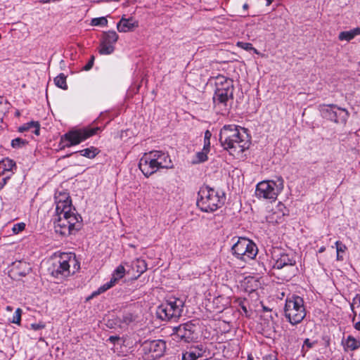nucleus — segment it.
<instances>
[{"mask_svg": "<svg viewBox=\"0 0 360 360\" xmlns=\"http://www.w3.org/2000/svg\"><path fill=\"white\" fill-rule=\"evenodd\" d=\"M354 328L360 331V321L354 324Z\"/></svg>", "mask_w": 360, "mask_h": 360, "instance_id": "nucleus-50", "label": "nucleus"}, {"mask_svg": "<svg viewBox=\"0 0 360 360\" xmlns=\"http://www.w3.org/2000/svg\"><path fill=\"white\" fill-rule=\"evenodd\" d=\"M94 61V56H92L91 57V59L89 60V61L84 66L83 70H84L86 71L89 70L93 67Z\"/></svg>", "mask_w": 360, "mask_h": 360, "instance_id": "nucleus-45", "label": "nucleus"}, {"mask_svg": "<svg viewBox=\"0 0 360 360\" xmlns=\"http://www.w3.org/2000/svg\"><path fill=\"white\" fill-rule=\"evenodd\" d=\"M314 343L311 342L309 339L307 338L304 341V344L302 348V352H304L303 355L306 353L308 349H310L313 347Z\"/></svg>", "mask_w": 360, "mask_h": 360, "instance_id": "nucleus-41", "label": "nucleus"}, {"mask_svg": "<svg viewBox=\"0 0 360 360\" xmlns=\"http://www.w3.org/2000/svg\"><path fill=\"white\" fill-rule=\"evenodd\" d=\"M34 129L32 132L37 135H39L40 125L38 122H30L19 127V131L23 132L30 129Z\"/></svg>", "mask_w": 360, "mask_h": 360, "instance_id": "nucleus-26", "label": "nucleus"}, {"mask_svg": "<svg viewBox=\"0 0 360 360\" xmlns=\"http://www.w3.org/2000/svg\"><path fill=\"white\" fill-rule=\"evenodd\" d=\"M30 327L34 330H39L45 328V324L42 322L34 323L30 325Z\"/></svg>", "mask_w": 360, "mask_h": 360, "instance_id": "nucleus-43", "label": "nucleus"}, {"mask_svg": "<svg viewBox=\"0 0 360 360\" xmlns=\"http://www.w3.org/2000/svg\"><path fill=\"white\" fill-rule=\"evenodd\" d=\"M27 141L21 138H16L12 140L11 146L13 148H20L27 144Z\"/></svg>", "mask_w": 360, "mask_h": 360, "instance_id": "nucleus-35", "label": "nucleus"}, {"mask_svg": "<svg viewBox=\"0 0 360 360\" xmlns=\"http://www.w3.org/2000/svg\"><path fill=\"white\" fill-rule=\"evenodd\" d=\"M219 141L224 149L233 155L242 154L250 145L246 129L235 124L224 125L221 128Z\"/></svg>", "mask_w": 360, "mask_h": 360, "instance_id": "nucleus-2", "label": "nucleus"}, {"mask_svg": "<svg viewBox=\"0 0 360 360\" xmlns=\"http://www.w3.org/2000/svg\"><path fill=\"white\" fill-rule=\"evenodd\" d=\"M274 0H266V6H269L272 2H273Z\"/></svg>", "mask_w": 360, "mask_h": 360, "instance_id": "nucleus-52", "label": "nucleus"}, {"mask_svg": "<svg viewBox=\"0 0 360 360\" xmlns=\"http://www.w3.org/2000/svg\"><path fill=\"white\" fill-rule=\"evenodd\" d=\"M205 151H200L197 153L196 154V160H193L194 164H198L203 162H205L207 160V152L209 151V148L206 147V150Z\"/></svg>", "mask_w": 360, "mask_h": 360, "instance_id": "nucleus-32", "label": "nucleus"}, {"mask_svg": "<svg viewBox=\"0 0 360 360\" xmlns=\"http://www.w3.org/2000/svg\"><path fill=\"white\" fill-rule=\"evenodd\" d=\"M144 360H156L166 349V342L162 340H146L142 345Z\"/></svg>", "mask_w": 360, "mask_h": 360, "instance_id": "nucleus-11", "label": "nucleus"}, {"mask_svg": "<svg viewBox=\"0 0 360 360\" xmlns=\"http://www.w3.org/2000/svg\"><path fill=\"white\" fill-rule=\"evenodd\" d=\"M125 275V269L123 265H119L113 271L112 274V279H115L117 283L120 279L122 278Z\"/></svg>", "mask_w": 360, "mask_h": 360, "instance_id": "nucleus-31", "label": "nucleus"}, {"mask_svg": "<svg viewBox=\"0 0 360 360\" xmlns=\"http://www.w3.org/2000/svg\"><path fill=\"white\" fill-rule=\"evenodd\" d=\"M335 246L337 250V260L341 261L343 259V257L340 255V253L345 252L347 250V247L339 240L335 242Z\"/></svg>", "mask_w": 360, "mask_h": 360, "instance_id": "nucleus-33", "label": "nucleus"}, {"mask_svg": "<svg viewBox=\"0 0 360 360\" xmlns=\"http://www.w3.org/2000/svg\"><path fill=\"white\" fill-rule=\"evenodd\" d=\"M139 167L146 177L150 176L160 169L156 164L155 156L153 155L151 151L144 153L139 160Z\"/></svg>", "mask_w": 360, "mask_h": 360, "instance_id": "nucleus-15", "label": "nucleus"}, {"mask_svg": "<svg viewBox=\"0 0 360 360\" xmlns=\"http://www.w3.org/2000/svg\"><path fill=\"white\" fill-rule=\"evenodd\" d=\"M285 318L292 325H297L306 316V309L303 299L297 295H292L285 300L284 307Z\"/></svg>", "mask_w": 360, "mask_h": 360, "instance_id": "nucleus-5", "label": "nucleus"}, {"mask_svg": "<svg viewBox=\"0 0 360 360\" xmlns=\"http://www.w3.org/2000/svg\"><path fill=\"white\" fill-rule=\"evenodd\" d=\"M282 217L279 214L276 212H269L266 217V221L269 223H278V221L281 219Z\"/></svg>", "mask_w": 360, "mask_h": 360, "instance_id": "nucleus-36", "label": "nucleus"}, {"mask_svg": "<svg viewBox=\"0 0 360 360\" xmlns=\"http://www.w3.org/2000/svg\"><path fill=\"white\" fill-rule=\"evenodd\" d=\"M25 228V224L22 222L14 224L12 231L15 234L22 231Z\"/></svg>", "mask_w": 360, "mask_h": 360, "instance_id": "nucleus-40", "label": "nucleus"}, {"mask_svg": "<svg viewBox=\"0 0 360 360\" xmlns=\"http://www.w3.org/2000/svg\"><path fill=\"white\" fill-rule=\"evenodd\" d=\"M107 24L108 20L105 17L93 18L91 22L93 26H105Z\"/></svg>", "mask_w": 360, "mask_h": 360, "instance_id": "nucleus-37", "label": "nucleus"}, {"mask_svg": "<svg viewBox=\"0 0 360 360\" xmlns=\"http://www.w3.org/2000/svg\"><path fill=\"white\" fill-rule=\"evenodd\" d=\"M115 279H112L110 278V281L105 283V284H103V285H101L96 291H94L93 293H92V297L94 296H96V295H98L104 292H105L106 290H109L110 288H111L112 287H113L115 285Z\"/></svg>", "mask_w": 360, "mask_h": 360, "instance_id": "nucleus-30", "label": "nucleus"}, {"mask_svg": "<svg viewBox=\"0 0 360 360\" xmlns=\"http://www.w3.org/2000/svg\"><path fill=\"white\" fill-rule=\"evenodd\" d=\"M233 100V93L214 91L212 97L214 108L217 112L224 114L229 111L231 107L229 103H231Z\"/></svg>", "mask_w": 360, "mask_h": 360, "instance_id": "nucleus-13", "label": "nucleus"}, {"mask_svg": "<svg viewBox=\"0 0 360 360\" xmlns=\"http://www.w3.org/2000/svg\"><path fill=\"white\" fill-rule=\"evenodd\" d=\"M195 325L188 322L176 328V335L186 342H190L195 338Z\"/></svg>", "mask_w": 360, "mask_h": 360, "instance_id": "nucleus-17", "label": "nucleus"}, {"mask_svg": "<svg viewBox=\"0 0 360 360\" xmlns=\"http://www.w3.org/2000/svg\"><path fill=\"white\" fill-rule=\"evenodd\" d=\"M9 178H10V176L7 175L5 178H4V180L5 181L6 179H9Z\"/></svg>", "mask_w": 360, "mask_h": 360, "instance_id": "nucleus-55", "label": "nucleus"}, {"mask_svg": "<svg viewBox=\"0 0 360 360\" xmlns=\"http://www.w3.org/2000/svg\"><path fill=\"white\" fill-rule=\"evenodd\" d=\"M21 314L22 310L18 308L13 316L12 323L19 324L21 321Z\"/></svg>", "mask_w": 360, "mask_h": 360, "instance_id": "nucleus-39", "label": "nucleus"}, {"mask_svg": "<svg viewBox=\"0 0 360 360\" xmlns=\"http://www.w3.org/2000/svg\"><path fill=\"white\" fill-rule=\"evenodd\" d=\"M132 269L139 274V276L147 270V263L144 259H136L132 262Z\"/></svg>", "mask_w": 360, "mask_h": 360, "instance_id": "nucleus-27", "label": "nucleus"}, {"mask_svg": "<svg viewBox=\"0 0 360 360\" xmlns=\"http://www.w3.org/2000/svg\"><path fill=\"white\" fill-rule=\"evenodd\" d=\"M245 302H246L245 299L239 298L237 300V302H238V305L240 307L241 309L243 311L244 313L247 314L248 309H247V307L245 305Z\"/></svg>", "mask_w": 360, "mask_h": 360, "instance_id": "nucleus-42", "label": "nucleus"}, {"mask_svg": "<svg viewBox=\"0 0 360 360\" xmlns=\"http://www.w3.org/2000/svg\"><path fill=\"white\" fill-rule=\"evenodd\" d=\"M2 104H3V102H2L1 98H0V105H2Z\"/></svg>", "mask_w": 360, "mask_h": 360, "instance_id": "nucleus-56", "label": "nucleus"}, {"mask_svg": "<svg viewBox=\"0 0 360 360\" xmlns=\"http://www.w3.org/2000/svg\"><path fill=\"white\" fill-rule=\"evenodd\" d=\"M211 136V133L207 130L205 134V146L203 150H206L207 148H210V138Z\"/></svg>", "mask_w": 360, "mask_h": 360, "instance_id": "nucleus-44", "label": "nucleus"}, {"mask_svg": "<svg viewBox=\"0 0 360 360\" xmlns=\"http://www.w3.org/2000/svg\"><path fill=\"white\" fill-rule=\"evenodd\" d=\"M118 38V34L115 31L104 32L101 39L99 53L103 55L112 53Z\"/></svg>", "mask_w": 360, "mask_h": 360, "instance_id": "nucleus-14", "label": "nucleus"}, {"mask_svg": "<svg viewBox=\"0 0 360 360\" xmlns=\"http://www.w3.org/2000/svg\"><path fill=\"white\" fill-rule=\"evenodd\" d=\"M323 116L338 124H345L349 116L345 108L338 107L336 105H329L322 109Z\"/></svg>", "mask_w": 360, "mask_h": 360, "instance_id": "nucleus-12", "label": "nucleus"}, {"mask_svg": "<svg viewBox=\"0 0 360 360\" xmlns=\"http://www.w3.org/2000/svg\"><path fill=\"white\" fill-rule=\"evenodd\" d=\"M272 259L274 262L272 266L273 269L286 267L289 273L288 276L294 274L295 271H298L295 255L292 253H287L284 251H279L278 253H276L274 251Z\"/></svg>", "mask_w": 360, "mask_h": 360, "instance_id": "nucleus-10", "label": "nucleus"}, {"mask_svg": "<svg viewBox=\"0 0 360 360\" xmlns=\"http://www.w3.org/2000/svg\"><path fill=\"white\" fill-rule=\"evenodd\" d=\"M79 153L81 155H82L84 157L92 159V158H95L96 156V155L98 154L99 150L98 148H96L94 146H91L90 148H87L75 152V153ZM72 154H74V153L68 154V155L64 156V158L70 157Z\"/></svg>", "mask_w": 360, "mask_h": 360, "instance_id": "nucleus-25", "label": "nucleus"}, {"mask_svg": "<svg viewBox=\"0 0 360 360\" xmlns=\"http://www.w3.org/2000/svg\"><path fill=\"white\" fill-rule=\"evenodd\" d=\"M245 282L247 283H254L256 286L257 285V281L255 280L253 278H246L245 279Z\"/></svg>", "mask_w": 360, "mask_h": 360, "instance_id": "nucleus-48", "label": "nucleus"}, {"mask_svg": "<svg viewBox=\"0 0 360 360\" xmlns=\"http://www.w3.org/2000/svg\"><path fill=\"white\" fill-rule=\"evenodd\" d=\"M215 91L223 92H234L233 81L222 75L214 77Z\"/></svg>", "mask_w": 360, "mask_h": 360, "instance_id": "nucleus-18", "label": "nucleus"}, {"mask_svg": "<svg viewBox=\"0 0 360 360\" xmlns=\"http://www.w3.org/2000/svg\"><path fill=\"white\" fill-rule=\"evenodd\" d=\"M237 46L246 51H253L254 53L258 54V51L253 47L252 44L249 42L238 41Z\"/></svg>", "mask_w": 360, "mask_h": 360, "instance_id": "nucleus-34", "label": "nucleus"}, {"mask_svg": "<svg viewBox=\"0 0 360 360\" xmlns=\"http://www.w3.org/2000/svg\"><path fill=\"white\" fill-rule=\"evenodd\" d=\"M203 354L202 347H196L183 354L182 360H196Z\"/></svg>", "mask_w": 360, "mask_h": 360, "instance_id": "nucleus-22", "label": "nucleus"}, {"mask_svg": "<svg viewBox=\"0 0 360 360\" xmlns=\"http://www.w3.org/2000/svg\"><path fill=\"white\" fill-rule=\"evenodd\" d=\"M358 35H360V27H356L348 31H343L340 32L338 35V39L340 41H349Z\"/></svg>", "mask_w": 360, "mask_h": 360, "instance_id": "nucleus-24", "label": "nucleus"}, {"mask_svg": "<svg viewBox=\"0 0 360 360\" xmlns=\"http://www.w3.org/2000/svg\"><path fill=\"white\" fill-rule=\"evenodd\" d=\"M351 307L355 314H356L357 309H360V295H356L354 297Z\"/></svg>", "mask_w": 360, "mask_h": 360, "instance_id": "nucleus-38", "label": "nucleus"}, {"mask_svg": "<svg viewBox=\"0 0 360 360\" xmlns=\"http://www.w3.org/2000/svg\"><path fill=\"white\" fill-rule=\"evenodd\" d=\"M273 269L277 270L278 271V276L279 278L282 279L283 281H290L292 278L295 276L298 272V271H295L294 274H291L290 276H288L289 273H288V269L286 267H283L282 269Z\"/></svg>", "mask_w": 360, "mask_h": 360, "instance_id": "nucleus-28", "label": "nucleus"}, {"mask_svg": "<svg viewBox=\"0 0 360 360\" xmlns=\"http://www.w3.org/2000/svg\"><path fill=\"white\" fill-rule=\"evenodd\" d=\"M248 360H252V359L250 357H248Z\"/></svg>", "mask_w": 360, "mask_h": 360, "instance_id": "nucleus-57", "label": "nucleus"}, {"mask_svg": "<svg viewBox=\"0 0 360 360\" xmlns=\"http://www.w3.org/2000/svg\"><path fill=\"white\" fill-rule=\"evenodd\" d=\"M74 266L72 274L79 268L75 255L72 253L61 252L55 254L51 259L48 268L49 273L53 278L62 280L70 275V266Z\"/></svg>", "mask_w": 360, "mask_h": 360, "instance_id": "nucleus-3", "label": "nucleus"}, {"mask_svg": "<svg viewBox=\"0 0 360 360\" xmlns=\"http://www.w3.org/2000/svg\"><path fill=\"white\" fill-rule=\"evenodd\" d=\"M56 214L53 218L55 232L62 236L75 233L82 226V217L75 213L72 200L67 192L55 195Z\"/></svg>", "mask_w": 360, "mask_h": 360, "instance_id": "nucleus-1", "label": "nucleus"}, {"mask_svg": "<svg viewBox=\"0 0 360 360\" xmlns=\"http://www.w3.org/2000/svg\"><path fill=\"white\" fill-rule=\"evenodd\" d=\"M138 26V22L134 20L132 18L128 19L122 18L117 25V28L120 32H127L132 31Z\"/></svg>", "mask_w": 360, "mask_h": 360, "instance_id": "nucleus-20", "label": "nucleus"}, {"mask_svg": "<svg viewBox=\"0 0 360 360\" xmlns=\"http://www.w3.org/2000/svg\"><path fill=\"white\" fill-rule=\"evenodd\" d=\"M151 153L155 156L156 164L159 167V169H169L173 167L172 162L168 153L160 150H153Z\"/></svg>", "mask_w": 360, "mask_h": 360, "instance_id": "nucleus-19", "label": "nucleus"}, {"mask_svg": "<svg viewBox=\"0 0 360 360\" xmlns=\"http://www.w3.org/2000/svg\"><path fill=\"white\" fill-rule=\"evenodd\" d=\"M100 130V127H86L70 130L61 136L59 142L60 150L78 145Z\"/></svg>", "mask_w": 360, "mask_h": 360, "instance_id": "nucleus-6", "label": "nucleus"}, {"mask_svg": "<svg viewBox=\"0 0 360 360\" xmlns=\"http://www.w3.org/2000/svg\"><path fill=\"white\" fill-rule=\"evenodd\" d=\"M247 291L252 292L254 291L255 289L253 288H250V290L246 289Z\"/></svg>", "mask_w": 360, "mask_h": 360, "instance_id": "nucleus-54", "label": "nucleus"}, {"mask_svg": "<svg viewBox=\"0 0 360 360\" xmlns=\"http://www.w3.org/2000/svg\"><path fill=\"white\" fill-rule=\"evenodd\" d=\"M66 78L67 77L63 73H60L54 78V83L58 87L66 90L68 89Z\"/></svg>", "mask_w": 360, "mask_h": 360, "instance_id": "nucleus-29", "label": "nucleus"}, {"mask_svg": "<svg viewBox=\"0 0 360 360\" xmlns=\"http://www.w3.org/2000/svg\"><path fill=\"white\" fill-rule=\"evenodd\" d=\"M134 321V317L131 314H126L123 316V321L126 323H129Z\"/></svg>", "mask_w": 360, "mask_h": 360, "instance_id": "nucleus-46", "label": "nucleus"}, {"mask_svg": "<svg viewBox=\"0 0 360 360\" xmlns=\"http://www.w3.org/2000/svg\"><path fill=\"white\" fill-rule=\"evenodd\" d=\"M119 340L120 337L112 335L109 337L108 340L112 344H115Z\"/></svg>", "mask_w": 360, "mask_h": 360, "instance_id": "nucleus-47", "label": "nucleus"}, {"mask_svg": "<svg viewBox=\"0 0 360 360\" xmlns=\"http://www.w3.org/2000/svg\"><path fill=\"white\" fill-rule=\"evenodd\" d=\"M233 255L244 262L254 259L258 249L255 243L246 238H238L231 248Z\"/></svg>", "mask_w": 360, "mask_h": 360, "instance_id": "nucleus-9", "label": "nucleus"}, {"mask_svg": "<svg viewBox=\"0 0 360 360\" xmlns=\"http://www.w3.org/2000/svg\"><path fill=\"white\" fill-rule=\"evenodd\" d=\"M16 169L15 162L9 158L0 161V175H4L6 172H11Z\"/></svg>", "mask_w": 360, "mask_h": 360, "instance_id": "nucleus-23", "label": "nucleus"}, {"mask_svg": "<svg viewBox=\"0 0 360 360\" xmlns=\"http://www.w3.org/2000/svg\"><path fill=\"white\" fill-rule=\"evenodd\" d=\"M264 360H277V359L275 355L269 354V355H266L264 357Z\"/></svg>", "mask_w": 360, "mask_h": 360, "instance_id": "nucleus-49", "label": "nucleus"}, {"mask_svg": "<svg viewBox=\"0 0 360 360\" xmlns=\"http://www.w3.org/2000/svg\"><path fill=\"white\" fill-rule=\"evenodd\" d=\"M325 250H326V248H325L324 246H322V247H321V248H319V253H322V252H323Z\"/></svg>", "mask_w": 360, "mask_h": 360, "instance_id": "nucleus-51", "label": "nucleus"}, {"mask_svg": "<svg viewBox=\"0 0 360 360\" xmlns=\"http://www.w3.org/2000/svg\"><path fill=\"white\" fill-rule=\"evenodd\" d=\"M31 270L30 263L22 260L15 261L11 264L8 276L13 280H20L30 274Z\"/></svg>", "mask_w": 360, "mask_h": 360, "instance_id": "nucleus-16", "label": "nucleus"}, {"mask_svg": "<svg viewBox=\"0 0 360 360\" xmlns=\"http://www.w3.org/2000/svg\"><path fill=\"white\" fill-rule=\"evenodd\" d=\"M284 187V181L281 176L275 180L263 181L257 184L255 195L259 198L275 200Z\"/></svg>", "mask_w": 360, "mask_h": 360, "instance_id": "nucleus-7", "label": "nucleus"}, {"mask_svg": "<svg viewBox=\"0 0 360 360\" xmlns=\"http://www.w3.org/2000/svg\"><path fill=\"white\" fill-rule=\"evenodd\" d=\"M243 8H244V9H245V10H246V9H248V4H245L243 5Z\"/></svg>", "mask_w": 360, "mask_h": 360, "instance_id": "nucleus-53", "label": "nucleus"}, {"mask_svg": "<svg viewBox=\"0 0 360 360\" xmlns=\"http://www.w3.org/2000/svg\"><path fill=\"white\" fill-rule=\"evenodd\" d=\"M224 194L220 195L214 189L205 187L198 192L197 206L205 212H211L221 207L225 201Z\"/></svg>", "mask_w": 360, "mask_h": 360, "instance_id": "nucleus-4", "label": "nucleus"}, {"mask_svg": "<svg viewBox=\"0 0 360 360\" xmlns=\"http://www.w3.org/2000/svg\"><path fill=\"white\" fill-rule=\"evenodd\" d=\"M345 351H354L360 348V340L352 335H348L342 342Z\"/></svg>", "mask_w": 360, "mask_h": 360, "instance_id": "nucleus-21", "label": "nucleus"}, {"mask_svg": "<svg viewBox=\"0 0 360 360\" xmlns=\"http://www.w3.org/2000/svg\"><path fill=\"white\" fill-rule=\"evenodd\" d=\"M184 300L181 298L171 297L158 307V316L165 321L179 319L182 314Z\"/></svg>", "mask_w": 360, "mask_h": 360, "instance_id": "nucleus-8", "label": "nucleus"}]
</instances>
